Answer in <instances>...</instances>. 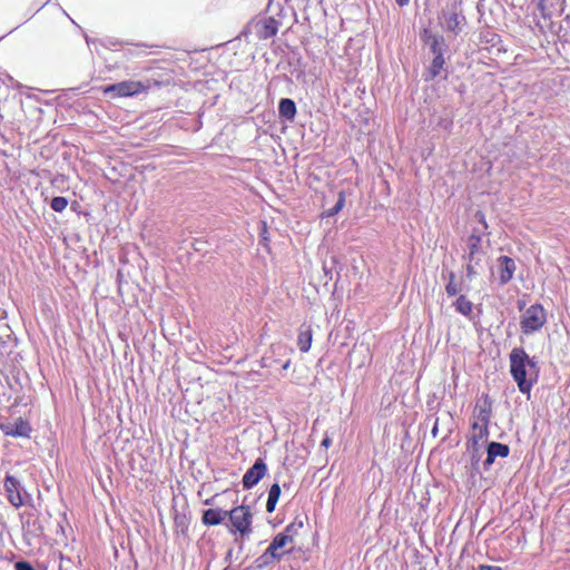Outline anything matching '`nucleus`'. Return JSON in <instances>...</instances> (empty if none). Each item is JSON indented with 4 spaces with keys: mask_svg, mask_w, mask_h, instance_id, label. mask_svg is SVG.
Returning a JSON list of instances; mask_svg holds the SVG:
<instances>
[{
    "mask_svg": "<svg viewBox=\"0 0 570 570\" xmlns=\"http://www.w3.org/2000/svg\"><path fill=\"white\" fill-rule=\"evenodd\" d=\"M509 358L510 372L512 377L517 382L520 392L529 395L533 385V381L532 379H527V367H529V371L535 370V361L530 358L525 351L521 347H514L511 351Z\"/></svg>",
    "mask_w": 570,
    "mask_h": 570,
    "instance_id": "f257e3e1",
    "label": "nucleus"
},
{
    "mask_svg": "<svg viewBox=\"0 0 570 570\" xmlns=\"http://www.w3.org/2000/svg\"><path fill=\"white\" fill-rule=\"evenodd\" d=\"M151 83L149 80H124L117 83L108 85L102 88V92L110 98L134 97L147 91Z\"/></svg>",
    "mask_w": 570,
    "mask_h": 570,
    "instance_id": "f03ea898",
    "label": "nucleus"
},
{
    "mask_svg": "<svg viewBox=\"0 0 570 570\" xmlns=\"http://www.w3.org/2000/svg\"><path fill=\"white\" fill-rule=\"evenodd\" d=\"M227 517L232 524V533H238L242 539L248 538L250 535L253 532V513L250 512V508L248 505H238L230 511H227Z\"/></svg>",
    "mask_w": 570,
    "mask_h": 570,
    "instance_id": "7ed1b4c3",
    "label": "nucleus"
},
{
    "mask_svg": "<svg viewBox=\"0 0 570 570\" xmlns=\"http://www.w3.org/2000/svg\"><path fill=\"white\" fill-rule=\"evenodd\" d=\"M484 253L481 248V237L479 235L472 234L468 238V264H466V279L472 281L476 275H479L478 267L481 265Z\"/></svg>",
    "mask_w": 570,
    "mask_h": 570,
    "instance_id": "20e7f679",
    "label": "nucleus"
},
{
    "mask_svg": "<svg viewBox=\"0 0 570 570\" xmlns=\"http://www.w3.org/2000/svg\"><path fill=\"white\" fill-rule=\"evenodd\" d=\"M443 26L446 31L458 35L461 32L466 19L463 14L460 3H452L442 11Z\"/></svg>",
    "mask_w": 570,
    "mask_h": 570,
    "instance_id": "39448f33",
    "label": "nucleus"
},
{
    "mask_svg": "<svg viewBox=\"0 0 570 570\" xmlns=\"http://www.w3.org/2000/svg\"><path fill=\"white\" fill-rule=\"evenodd\" d=\"M546 323V312L539 304L531 305L523 314L521 330L524 334L539 331Z\"/></svg>",
    "mask_w": 570,
    "mask_h": 570,
    "instance_id": "423d86ee",
    "label": "nucleus"
},
{
    "mask_svg": "<svg viewBox=\"0 0 570 570\" xmlns=\"http://www.w3.org/2000/svg\"><path fill=\"white\" fill-rule=\"evenodd\" d=\"M279 28V21L273 17H263L252 23V29L258 39H269L274 37Z\"/></svg>",
    "mask_w": 570,
    "mask_h": 570,
    "instance_id": "0eeeda50",
    "label": "nucleus"
},
{
    "mask_svg": "<svg viewBox=\"0 0 570 570\" xmlns=\"http://www.w3.org/2000/svg\"><path fill=\"white\" fill-rule=\"evenodd\" d=\"M0 429L4 435L12 438H29L31 432L29 422L21 417H18L13 422L0 424Z\"/></svg>",
    "mask_w": 570,
    "mask_h": 570,
    "instance_id": "6e6552de",
    "label": "nucleus"
},
{
    "mask_svg": "<svg viewBox=\"0 0 570 570\" xmlns=\"http://www.w3.org/2000/svg\"><path fill=\"white\" fill-rule=\"evenodd\" d=\"M267 466L263 459L258 458L252 468H249L243 476V487L252 489L256 485L266 474Z\"/></svg>",
    "mask_w": 570,
    "mask_h": 570,
    "instance_id": "1a4fd4ad",
    "label": "nucleus"
},
{
    "mask_svg": "<svg viewBox=\"0 0 570 570\" xmlns=\"http://www.w3.org/2000/svg\"><path fill=\"white\" fill-rule=\"evenodd\" d=\"M509 453V445L494 441L490 442L487 446V459L483 461V470L490 471L497 458H507Z\"/></svg>",
    "mask_w": 570,
    "mask_h": 570,
    "instance_id": "9d476101",
    "label": "nucleus"
},
{
    "mask_svg": "<svg viewBox=\"0 0 570 570\" xmlns=\"http://www.w3.org/2000/svg\"><path fill=\"white\" fill-rule=\"evenodd\" d=\"M20 483L13 476H7L4 480V488L7 491L8 501L16 508H19L23 504L22 497L19 491Z\"/></svg>",
    "mask_w": 570,
    "mask_h": 570,
    "instance_id": "9b49d317",
    "label": "nucleus"
},
{
    "mask_svg": "<svg viewBox=\"0 0 570 570\" xmlns=\"http://www.w3.org/2000/svg\"><path fill=\"white\" fill-rule=\"evenodd\" d=\"M498 271L501 284L509 283L515 272V263L509 256H500L498 258Z\"/></svg>",
    "mask_w": 570,
    "mask_h": 570,
    "instance_id": "f8f14e48",
    "label": "nucleus"
},
{
    "mask_svg": "<svg viewBox=\"0 0 570 570\" xmlns=\"http://www.w3.org/2000/svg\"><path fill=\"white\" fill-rule=\"evenodd\" d=\"M424 41L429 45L431 52L434 57L444 56V52L448 49L445 40L443 36L430 33L428 30H424Z\"/></svg>",
    "mask_w": 570,
    "mask_h": 570,
    "instance_id": "ddd939ff",
    "label": "nucleus"
},
{
    "mask_svg": "<svg viewBox=\"0 0 570 570\" xmlns=\"http://www.w3.org/2000/svg\"><path fill=\"white\" fill-rule=\"evenodd\" d=\"M476 421L482 424H490L491 415H492V401L489 395H483V402L476 403Z\"/></svg>",
    "mask_w": 570,
    "mask_h": 570,
    "instance_id": "4468645a",
    "label": "nucleus"
},
{
    "mask_svg": "<svg viewBox=\"0 0 570 570\" xmlns=\"http://www.w3.org/2000/svg\"><path fill=\"white\" fill-rule=\"evenodd\" d=\"M227 518V511L223 509H208L203 512L202 521L206 525H218Z\"/></svg>",
    "mask_w": 570,
    "mask_h": 570,
    "instance_id": "2eb2a0df",
    "label": "nucleus"
},
{
    "mask_svg": "<svg viewBox=\"0 0 570 570\" xmlns=\"http://www.w3.org/2000/svg\"><path fill=\"white\" fill-rule=\"evenodd\" d=\"M312 328L309 325L303 324L299 330L298 338H297V345L301 350V352L306 353L309 351L312 345Z\"/></svg>",
    "mask_w": 570,
    "mask_h": 570,
    "instance_id": "dca6fc26",
    "label": "nucleus"
},
{
    "mask_svg": "<svg viewBox=\"0 0 570 570\" xmlns=\"http://www.w3.org/2000/svg\"><path fill=\"white\" fill-rule=\"evenodd\" d=\"M279 115L287 120H293L296 115V105L289 98H283L278 105Z\"/></svg>",
    "mask_w": 570,
    "mask_h": 570,
    "instance_id": "f3484780",
    "label": "nucleus"
},
{
    "mask_svg": "<svg viewBox=\"0 0 570 570\" xmlns=\"http://www.w3.org/2000/svg\"><path fill=\"white\" fill-rule=\"evenodd\" d=\"M448 283L445 285V292L448 296H455L462 291V282L456 278L453 271H448Z\"/></svg>",
    "mask_w": 570,
    "mask_h": 570,
    "instance_id": "a211bd4d",
    "label": "nucleus"
},
{
    "mask_svg": "<svg viewBox=\"0 0 570 570\" xmlns=\"http://www.w3.org/2000/svg\"><path fill=\"white\" fill-rule=\"evenodd\" d=\"M455 311L466 317H471L473 311V303L466 298L465 295H460L454 302Z\"/></svg>",
    "mask_w": 570,
    "mask_h": 570,
    "instance_id": "6ab92c4d",
    "label": "nucleus"
},
{
    "mask_svg": "<svg viewBox=\"0 0 570 570\" xmlns=\"http://www.w3.org/2000/svg\"><path fill=\"white\" fill-rule=\"evenodd\" d=\"M444 65H445L444 56L433 57L431 66L428 69V76L425 77V80H432L435 77H438L441 73V71L443 70Z\"/></svg>",
    "mask_w": 570,
    "mask_h": 570,
    "instance_id": "aec40b11",
    "label": "nucleus"
},
{
    "mask_svg": "<svg viewBox=\"0 0 570 570\" xmlns=\"http://www.w3.org/2000/svg\"><path fill=\"white\" fill-rule=\"evenodd\" d=\"M489 436V424H482L474 422L472 424V439H475V443L483 442Z\"/></svg>",
    "mask_w": 570,
    "mask_h": 570,
    "instance_id": "412c9836",
    "label": "nucleus"
},
{
    "mask_svg": "<svg viewBox=\"0 0 570 570\" xmlns=\"http://www.w3.org/2000/svg\"><path fill=\"white\" fill-rule=\"evenodd\" d=\"M273 543L276 544L277 549L281 551L288 549L293 546V537L287 533H278L274 539Z\"/></svg>",
    "mask_w": 570,
    "mask_h": 570,
    "instance_id": "4be33fe9",
    "label": "nucleus"
},
{
    "mask_svg": "<svg viewBox=\"0 0 570 570\" xmlns=\"http://www.w3.org/2000/svg\"><path fill=\"white\" fill-rule=\"evenodd\" d=\"M293 550V546H291L288 549L281 551L277 549L276 544L273 542L269 544V547L265 551V558H271L274 560H279L285 553H288Z\"/></svg>",
    "mask_w": 570,
    "mask_h": 570,
    "instance_id": "5701e85b",
    "label": "nucleus"
},
{
    "mask_svg": "<svg viewBox=\"0 0 570 570\" xmlns=\"http://www.w3.org/2000/svg\"><path fill=\"white\" fill-rule=\"evenodd\" d=\"M344 204H345V197H344V194H343V193H340V195H338V199H337L336 204H335L332 208L327 209V210L324 213V215H325L326 217H332V216L336 215L338 212H341V210H342V208L344 207Z\"/></svg>",
    "mask_w": 570,
    "mask_h": 570,
    "instance_id": "b1692460",
    "label": "nucleus"
},
{
    "mask_svg": "<svg viewBox=\"0 0 570 570\" xmlns=\"http://www.w3.org/2000/svg\"><path fill=\"white\" fill-rule=\"evenodd\" d=\"M68 205V200L67 198L62 197V196H57V197H53L51 199V203H50V207L55 210V212H62L63 209H66Z\"/></svg>",
    "mask_w": 570,
    "mask_h": 570,
    "instance_id": "393cba45",
    "label": "nucleus"
},
{
    "mask_svg": "<svg viewBox=\"0 0 570 570\" xmlns=\"http://www.w3.org/2000/svg\"><path fill=\"white\" fill-rule=\"evenodd\" d=\"M470 454H471V466H472V470L474 472H479V469H480V460H481V456H482V453H481V450L480 448H475V449H471V451H469Z\"/></svg>",
    "mask_w": 570,
    "mask_h": 570,
    "instance_id": "a878e982",
    "label": "nucleus"
},
{
    "mask_svg": "<svg viewBox=\"0 0 570 570\" xmlns=\"http://www.w3.org/2000/svg\"><path fill=\"white\" fill-rule=\"evenodd\" d=\"M281 495V487L278 483H274L268 491V499L278 501Z\"/></svg>",
    "mask_w": 570,
    "mask_h": 570,
    "instance_id": "bb28decb",
    "label": "nucleus"
},
{
    "mask_svg": "<svg viewBox=\"0 0 570 570\" xmlns=\"http://www.w3.org/2000/svg\"><path fill=\"white\" fill-rule=\"evenodd\" d=\"M271 562H273V560L271 558H265V552L255 560L256 567L258 569L264 568L265 566H267Z\"/></svg>",
    "mask_w": 570,
    "mask_h": 570,
    "instance_id": "cd10ccee",
    "label": "nucleus"
},
{
    "mask_svg": "<svg viewBox=\"0 0 570 570\" xmlns=\"http://www.w3.org/2000/svg\"><path fill=\"white\" fill-rule=\"evenodd\" d=\"M144 46H137V48L135 50H131V49H128L124 56L126 58H131L134 56H139L141 53H145V51L141 49Z\"/></svg>",
    "mask_w": 570,
    "mask_h": 570,
    "instance_id": "c85d7f7f",
    "label": "nucleus"
},
{
    "mask_svg": "<svg viewBox=\"0 0 570 570\" xmlns=\"http://www.w3.org/2000/svg\"><path fill=\"white\" fill-rule=\"evenodd\" d=\"M16 570H36L28 561H18L14 564Z\"/></svg>",
    "mask_w": 570,
    "mask_h": 570,
    "instance_id": "c756f323",
    "label": "nucleus"
},
{
    "mask_svg": "<svg viewBox=\"0 0 570 570\" xmlns=\"http://www.w3.org/2000/svg\"><path fill=\"white\" fill-rule=\"evenodd\" d=\"M276 504H277V501L275 500H271V499H267V503H266V511L268 513H272L274 512L275 508H276Z\"/></svg>",
    "mask_w": 570,
    "mask_h": 570,
    "instance_id": "7c9ffc66",
    "label": "nucleus"
},
{
    "mask_svg": "<svg viewBox=\"0 0 570 570\" xmlns=\"http://www.w3.org/2000/svg\"><path fill=\"white\" fill-rule=\"evenodd\" d=\"M478 570H502V569L498 566L481 564V566H479Z\"/></svg>",
    "mask_w": 570,
    "mask_h": 570,
    "instance_id": "2f4dec72",
    "label": "nucleus"
},
{
    "mask_svg": "<svg viewBox=\"0 0 570 570\" xmlns=\"http://www.w3.org/2000/svg\"><path fill=\"white\" fill-rule=\"evenodd\" d=\"M475 448H480V443H475V439L470 438L468 441V451Z\"/></svg>",
    "mask_w": 570,
    "mask_h": 570,
    "instance_id": "473e14b6",
    "label": "nucleus"
},
{
    "mask_svg": "<svg viewBox=\"0 0 570 570\" xmlns=\"http://www.w3.org/2000/svg\"><path fill=\"white\" fill-rule=\"evenodd\" d=\"M294 529H295V524H294V523H291V524H288V525L285 528V530H284V532H283V533L292 534V532L294 531Z\"/></svg>",
    "mask_w": 570,
    "mask_h": 570,
    "instance_id": "72a5a7b5",
    "label": "nucleus"
},
{
    "mask_svg": "<svg viewBox=\"0 0 570 570\" xmlns=\"http://www.w3.org/2000/svg\"><path fill=\"white\" fill-rule=\"evenodd\" d=\"M439 421H440V419H436V420H435L434 425H433V429H432V434H433L434 436H436L438 431H439Z\"/></svg>",
    "mask_w": 570,
    "mask_h": 570,
    "instance_id": "f704fd0d",
    "label": "nucleus"
},
{
    "mask_svg": "<svg viewBox=\"0 0 570 570\" xmlns=\"http://www.w3.org/2000/svg\"><path fill=\"white\" fill-rule=\"evenodd\" d=\"M331 444V439L330 438H325L323 441H322V445L325 446V448H328Z\"/></svg>",
    "mask_w": 570,
    "mask_h": 570,
    "instance_id": "c9c22d12",
    "label": "nucleus"
},
{
    "mask_svg": "<svg viewBox=\"0 0 570 570\" xmlns=\"http://www.w3.org/2000/svg\"><path fill=\"white\" fill-rule=\"evenodd\" d=\"M410 0H395V2L400 6V7H403L405 4L409 3Z\"/></svg>",
    "mask_w": 570,
    "mask_h": 570,
    "instance_id": "e433bc0d",
    "label": "nucleus"
},
{
    "mask_svg": "<svg viewBox=\"0 0 570 570\" xmlns=\"http://www.w3.org/2000/svg\"><path fill=\"white\" fill-rule=\"evenodd\" d=\"M289 365H291V360H287V361L282 365V367H283V370H287V368L289 367Z\"/></svg>",
    "mask_w": 570,
    "mask_h": 570,
    "instance_id": "4c0bfd02",
    "label": "nucleus"
},
{
    "mask_svg": "<svg viewBox=\"0 0 570 570\" xmlns=\"http://www.w3.org/2000/svg\"><path fill=\"white\" fill-rule=\"evenodd\" d=\"M476 216H479V220H480L481 223H484V215H483V214L478 213V214H476Z\"/></svg>",
    "mask_w": 570,
    "mask_h": 570,
    "instance_id": "58836bf2",
    "label": "nucleus"
},
{
    "mask_svg": "<svg viewBox=\"0 0 570 570\" xmlns=\"http://www.w3.org/2000/svg\"><path fill=\"white\" fill-rule=\"evenodd\" d=\"M232 553H233V550H229V551L227 552V558H232Z\"/></svg>",
    "mask_w": 570,
    "mask_h": 570,
    "instance_id": "ea45409f",
    "label": "nucleus"
}]
</instances>
